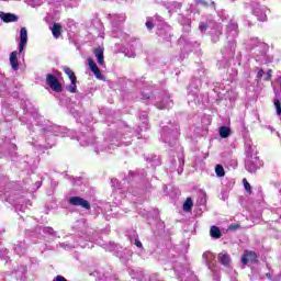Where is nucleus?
<instances>
[{
	"label": "nucleus",
	"mask_w": 281,
	"mask_h": 281,
	"mask_svg": "<svg viewBox=\"0 0 281 281\" xmlns=\"http://www.w3.org/2000/svg\"><path fill=\"white\" fill-rule=\"evenodd\" d=\"M25 120H29L27 128L30 131L29 144L36 150H47L56 144V137H71V130L54 125L52 121L38 114L36 108L30 100L21 101Z\"/></svg>",
	"instance_id": "1"
},
{
	"label": "nucleus",
	"mask_w": 281,
	"mask_h": 281,
	"mask_svg": "<svg viewBox=\"0 0 281 281\" xmlns=\"http://www.w3.org/2000/svg\"><path fill=\"white\" fill-rule=\"evenodd\" d=\"M77 239L72 241L59 243V247L69 251L71 249H76V247H81L82 249H91L93 247L92 243H98L100 247H103L105 251H110L112 254H116L117 258L126 265L131 257L133 256V251L128 248H123L122 246L115 243H102L100 240V234H109V229L98 232L91 227L83 220L77 222Z\"/></svg>",
	"instance_id": "2"
},
{
	"label": "nucleus",
	"mask_w": 281,
	"mask_h": 281,
	"mask_svg": "<svg viewBox=\"0 0 281 281\" xmlns=\"http://www.w3.org/2000/svg\"><path fill=\"white\" fill-rule=\"evenodd\" d=\"M111 184L114 191L120 194H125V199H130L133 203H137V196H142L146 188L150 187V180L146 177V171L144 169H138L136 171H130L128 178L123 179V182L113 178Z\"/></svg>",
	"instance_id": "3"
},
{
	"label": "nucleus",
	"mask_w": 281,
	"mask_h": 281,
	"mask_svg": "<svg viewBox=\"0 0 281 281\" xmlns=\"http://www.w3.org/2000/svg\"><path fill=\"white\" fill-rule=\"evenodd\" d=\"M78 142L80 143V146H91L94 153H111V150H115L117 146H131V140L121 142L117 143L115 138H112L111 140L105 139L103 140V144L100 145V142L95 139V136L93 134H81L78 136Z\"/></svg>",
	"instance_id": "4"
},
{
	"label": "nucleus",
	"mask_w": 281,
	"mask_h": 281,
	"mask_svg": "<svg viewBox=\"0 0 281 281\" xmlns=\"http://www.w3.org/2000/svg\"><path fill=\"white\" fill-rule=\"evenodd\" d=\"M143 100H148L149 104L156 106V109H172L175 102L170 99V93L166 90H159L157 88H145L142 91Z\"/></svg>",
	"instance_id": "5"
},
{
	"label": "nucleus",
	"mask_w": 281,
	"mask_h": 281,
	"mask_svg": "<svg viewBox=\"0 0 281 281\" xmlns=\"http://www.w3.org/2000/svg\"><path fill=\"white\" fill-rule=\"evenodd\" d=\"M7 188L10 189V183L5 188L3 184H0V201L14 205L15 212H25L27 207H32V201L19 195L16 191H5Z\"/></svg>",
	"instance_id": "6"
},
{
	"label": "nucleus",
	"mask_w": 281,
	"mask_h": 281,
	"mask_svg": "<svg viewBox=\"0 0 281 281\" xmlns=\"http://www.w3.org/2000/svg\"><path fill=\"white\" fill-rule=\"evenodd\" d=\"M247 49H249L257 63H267V52H269V45L267 43L260 42L258 37H252L247 44Z\"/></svg>",
	"instance_id": "7"
},
{
	"label": "nucleus",
	"mask_w": 281,
	"mask_h": 281,
	"mask_svg": "<svg viewBox=\"0 0 281 281\" xmlns=\"http://www.w3.org/2000/svg\"><path fill=\"white\" fill-rule=\"evenodd\" d=\"M206 74L205 69L199 70V77H193L188 87V100L189 102H199V88L205 82Z\"/></svg>",
	"instance_id": "8"
},
{
	"label": "nucleus",
	"mask_w": 281,
	"mask_h": 281,
	"mask_svg": "<svg viewBox=\"0 0 281 281\" xmlns=\"http://www.w3.org/2000/svg\"><path fill=\"white\" fill-rule=\"evenodd\" d=\"M199 30L202 34L204 32L210 31L211 34V41L212 43H218L221 34H223V26L221 24H216L214 20H212V16H209L206 20H202Z\"/></svg>",
	"instance_id": "9"
},
{
	"label": "nucleus",
	"mask_w": 281,
	"mask_h": 281,
	"mask_svg": "<svg viewBox=\"0 0 281 281\" xmlns=\"http://www.w3.org/2000/svg\"><path fill=\"white\" fill-rule=\"evenodd\" d=\"M177 137H179V125L172 123L162 125L160 139L164 144H167L170 148H175L177 146Z\"/></svg>",
	"instance_id": "10"
},
{
	"label": "nucleus",
	"mask_w": 281,
	"mask_h": 281,
	"mask_svg": "<svg viewBox=\"0 0 281 281\" xmlns=\"http://www.w3.org/2000/svg\"><path fill=\"white\" fill-rule=\"evenodd\" d=\"M106 19H109L112 25V33L114 38H122L124 36V23H126V13H110Z\"/></svg>",
	"instance_id": "11"
},
{
	"label": "nucleus",
	"mask_w": 281,
	"mask_h": 281,
	"mask_svg": "<svg viewBox=\"0 0 281 281\" xmlns=\"http://www.w3.org/2000/svg\"><path fill=\"white\" fill-rule=\"evenodd\" d=\"M173 271L179 281H199L196 274L192 270H190L189 265H183L179 261H175Z\"/></svg>",
	"instance_id": "12"
},
{
	"label": "nucleus",
	"mask_w": 281,
	"mask_h": 281,
	"mask_svg": "<svg viewBox=\"0 0 281 281\" xmlns=\"http://www.w3.org/2000/svg\"><path fill=\"white\" fill-rule=\"evenodd\" d=\"M246 154L248 155L245 161L246 170L251 173L260 170L262 168V161L257 155H251V145L249 143H246Z\"/></svg>",
	"instance_id": "13"
},
{
	"label": "nucleus",
	"mask_w": 281,
	"mask_h": 281,
	"mask_svg": "<svg viewBox=\"0 0 281 281\" xmlns=\"http://www.w3.org/2000/svg\"><path fill=\"white\" fill-rule=\"evenodd\" d=\"M202 258L210 271L213 272V281H221L218 265H216V256L211 251H206L202 255Z\"/></svg>",
	"instance_id": "14"
},
{
	"label": "nucleus",
	"mask_w": 281,
	"mask_h": 281,
	"mask_svg": "<svg viewBox=\"0 0 281 281\" xmlns=\"http://www.w3.org/2000/svg\"><path fill=\"white\" fill-rule=\"evenodd\" d=\"M260 1L262 0L251 1L252 14L257 18L258 21L265 23V21H267V7L261 5Z\"/></svg>",
	"instance_id": "15"
},
{
	"label": "nucleus",
	"mask_w": 281,
	"mask_h": 281,
	"mask_svg": "<svg viewBox=\"0 0 281 281\" xmlns=\"http://www.w3.org/2000/svg\"><path fill=\"white\" fill-rule=\"evenodd\" d=\"M156 34L162 43H170V40L172 38V27L162 22L158 25Z\"/></svg>",
	"instance_id": "16"
},
{
	"label": "nucleus",
	"mask_w": 281,
	"mask_h": 281,
	"mask_svg": "<svg viewBox=\"0 0 281 281\" xmlns=\"http://www.w3.org/2000/svg\"><path fill=\"white\" fill-rule=\"evenodd\" d=\"M186 165L184 156L182 151H179L177 156L171 160L169 172L183 173V166Z\"/></svg>",
	"instance_id": "17"
},
{
	"label": "nucleus",
	"mask_w": 281,
	"mask_h": 281,
	"mask_svg": "<svg viewBox=\"0 0 281 281\" xmlns=\"http://www.w3.org/2000/svg\"><path fill=\"white\" fill-rule=\"evenodd\" d=\"M178 45H180L181 48V54L183 56V58H186V54H188L189 52H192V49H194V47H199V42H194L192 43L190 41V38L186 35H182L179 40H178Z\"/></svg>",
	"instance_id": "18"
},
{
	"label": "nucleus",
	"mask_w": 281,
	"mask_h": 281,
	"mask_svg": "<svg viewBox=\"0 0 281 281\" xmlns=\"http://www.w3.org/2000/svg\"><path fill=\"white\" fill-rule=\"evenodd\" d=\"M31 236H35L37 238H43L44 236H52L53 238H56L57 233L54 231V228L46 226H37L35 227L34 232Z\"/></svg>",
	"instance_id": "19"
},
{
	"label": "nucleus",
	"mask_w": 281,
	"mask_h": 281,
	"mask_svg": "<svg viewBox=\"0 0 281 281\" xmlns=\"http://www.w3.org/2000/svg\"><path fill=\"white\" fill-rule=\"evenodd\" d=\"M46 85L49 86L55 93H60L63 91V85L58 78L52 74L46 75Z\"/></svg>",
	"instance_id": "20"
},
{
	"label": "nucleus",
	"mask_w": 281,
	"mask_h": 281,
	"mask_svg": "<svg viewBox=\"0 0 281 281\" xmlns=\"http://www.w3.org/2000/svg\"><path fill=\"white\" fill-rule=\"evenodd\" d=\"M222 54L225 58H234L236 54V40H228L227 45L222 49Z\"/></svg>",
	"instance_id": "21"
},
{
	"label": "nucleus",
	"mask_w": 281,
	"mask_h": 281,
	"mask_svg": "<svg viewBox=\"0 0 281 281\" xmlns=\"http://www.w3.org/2000/svg\"><path fill=\"white\" fill-rule=\"evenodd\" d=\"M130 241L132 245H135L138 249L137 255L140 258H146L144 254H146V250L144 249V245L142 244V240H139V236L137 233L133 232L132 235H130Z\"/></svg>",
	"instance_id": "22"
},
{
	"label": "nucleus",
	"mask_w": 281,
	"mask_h": 281,
	"mask_svg": "<svg viewBox=\"0 0 281 281\" xmlns=\"http://www.w3.org/2000/svg\"><path fill=\"white\" fill-rule=\"evenodd\" d=\"M69 205H75V207H83V210H91V204L89 201L80 196H71L68 200Z\"/></svg>",
	"instance_id": "23"
},
{
	"label": "nucleus",
	"mask_w": 281,
	"mask_h": 281,
	"mask_svg": "<svg viewBox=\"0 0 281 281\" xmlns=\"http://www.w3.org/2000/svg\"><path fill=\"white\" fill-rule=\"evenodd\" d=\"M139 121L142 122V126H138V128L135 131L137 138L142 139L140 133H143V131H148L149 125H148V113L146 112H142L139 114Z\"/></svg>",
	"instance_id": "24"
},
{
	"label": "nucleus",
	"mask_w": 281,
	"mask_h": 281,
	"mask_svg": "<svg viewBox=\"0 0 281 281\" xmlns=\"http://www.w3.org/2000/svg\"><path fill=\"white\" fill-rule=\"evenodd\" d=\"M226 36L227 40L231 38V41H236V37L238 36V24L234 21H231L226 27Z\"/></svg>",
	"instance_id": "25"
},
{
	"label": "nucleus",
	"mask_w": 281,
	"mask_h": 281,
	"mask_svg": "<svg viewBox=\"0 0 281 281\" xmlns=\"http://www.w3.org/2000/svg\"><path fill=\"white\" fill-rule=\"evenodd\" d=\"M25 45H27V29L21 27L20 30V44H19V54H23L25 49Z\"/></svg>",
	"instance_id": "26"
},
{
	"label": "nucleus",
	"mask_w": 281,
	"mask_h": 281,
	"mask_svg": "<svg viewBox=\"0 0 281 281\" xmlns=\"http://www.w3.org/2000/svg\"><path fill=\"white\" fill-rule=\"evenodd\" d=\"M88 66L90 71L98 78L99 80H102V72L100 71V68H98V64L91 58H88Z\"/></svg>",
	"instance_id": "27"
},
{
	"label": "nucleus",
	"mask_w": 281,
	"mask_h": 281,
	"mask_svg": "<svg viewBox=\"0 0 281 281\" xmlns=\"http://www.w3.org/2000/svg\"><path fill=\"white\" fill-rule=\"evenodd\" d=\"M8 94H10V80L2 79L0 81V98H5Z\"/></svg>",
	"instance_id": "28"
},
{
	"label": "nucleus",
	"mask_w": 281,
	"mask_h": 281,
	"mask_svg": "<svg viewBox=\"0 0 281 281\" xmlns=\"http://www.w3.org/2000/svg\"><path fill=\"white\" fill-rule=\"evenodd\" d=\"M0 19L3 21V23H14L19 21V16L14 13H5L3 11H0Z\"/></svg>",
	"instance_id": "29"
},
{
	"label": "nucleus",
	"mask_w": 281,
	"mask_h": 281,
	"mask_svg": "<svg viewBox=\"0 0 281 281\" xmlns=\"http://www.w3.org/2000/svg\"><path fill=\"white\" fill-rule=\"evenodd\" d=\"M258 260V256L254 251H246L241 257V263L248 265V262H256Z\"/></svg>",
	"instance_id": "30"
},
{
	"label": "nucleus",
	"mask_w": 281,
	"mask_h": 281,
	"mask_svg": "<svg viewBox=\"0 0 281 281\" xmlns=\"http://www.w3.org/2000/svg\"><path fill=\"white\" fill-rule=\"evenodd\" d=\"M98 65L104 66V48L98 47L93 50Z\"/></svg>",
	"instance_id": "31"
},
{
	"label": "nucleus",
	"mask_w": 281,
	"mask_h": 281,
	"mask_svg": "<svg viewBox=\"0 0 281 281\" xmlns=\"http://www.w3.org/2000/svg\"><path fill=\"white\" fill-rule=\"evenodd\" d=\"M14 251L18 256H25V252L27 251V245L25 241H19L14 245Z\"/></svg>",
	"instance_id": "32"
},
{
	"label": "nucleus",
	"mask_w": 281,
	"mask_h": 281,
	"mask_svg": "<svg viewBox=\"0 0 281 281\" xmlns=\"http://www.w3.org/2000/svg\"><path fill=\"white\" fill-rule=\"evenodd\" d=\"M19 53L16 50L12 52L10 55V65L13 71H19Z\"/></svg>",
	"instance_id": "33"
},
{
	"label": "nucleus",
	"mask_w": 281,
	"mask_h": 281,
	"mask_svg": "<svg viewBox=\"0 0 281 281\" xmlns=\"http://www.w3.org/2000/svg\"><path fill=\"white\" fill-rule=\"evenodd\" d=\"M90 276L97 278V281H111V278L106 277V274H104V270L102 269L94 270L90 273Z\"/></svg>",
	"instance_id": "34"
},
{
	"label": "nucleus",
	"mask_w": 281,
	"mask_h": 281,
	"mask_svg": "<svg viewBox=\"0 0 281 281\" xmlns=\"http://www.w3.org/2000/svg\"><path fill=\"white\" fill-rule=\"evenodd\" d=\"M218 261L224 267H229V265L232 263V258L229 257V254L223 251L218 254Z\"/></svg>",
	"instance_id": "35"
},
{
	"label": "nucleus",
	"mask_w": 281,
	"mask_h": 281,
	"mask_svg": "<svg viewBox=\"0 0 281 281\" xmlns=\"http://www.w3.org/2000/svg\"><path fill=\"white\" fill-rule=\"evenodd\" d=\"M130 276L133 278V280L146 281V276L142 270H131Z\"/></svg>",
	"instance_id": "36"
},
{
	"label": "nucleus",
	"mask_w": 281,
	"mask_h": 281,
	"mask_svg": "<svg viewBox=\"0 0 281 281\" xmlns=\"http://www.w3.org/2000/svg\"><path fill=\"white\" fill-rule=\"evenodd\" d=\"M25 271H26V268L24 266H21L20 269L15 270L12 273V276H14L16 280H23V277L25 276Z\"/></svg>",
	"instance_id": "37"
},
{
	"label": "nucleus",
	"mask_w": 281,
	"mask_h": 281,
	"mask_svg": "<svg viewBox=\"0 0 281 281\" xmlns=\"http://www.w3.org/2000/svg\"><path fill=\"white\" fill-rule=\"evenodd\" d=\"M210 235L212 238H221V236H223V233H221V228H218V226H212L210 229Z\"/></svg>",
	"instance_id": "38"
},
{
	"label": "nucleus",
	"mask_w": 281,
	"mask_h": 281,
	"mask_svg": "<svg viewBox=\"0 0 281 281\" xmlns=\"http://www.w3.org/2000/svg\"><path fill=\"white\" fill-rule=\"evenodd\" d=\"M61 30H63V26H60V24H58V23L53 24L52 34H53L54 38H60Z\"/></svg>",
	"instance_id": "39"
},
{
	"label": "nucleus",
	"mask_w": 281,
	"mask_h": 281,
	"mask_svg": "<svg viewBox=\"0 0 281 281\" xmlns=\"http://www.w3.org/2000/svg\"><path fill=\"white\" fill-rule=\"evenodd\" d=\"M146 161H148V164H151L154 168H156V166H161V160H159V157L155 155L146 158Z\"/></svg>",
	"instance_id": "40"
},
{
	"label": "nucleus",
	"mask_w": 281,
	"mask_h": 281,
	"mask_svg": "<svg viewBox=\"0 0 281 281\" xmlns=\"http://www.w3.org/2000/svg\"><path fill=\"white\" fill-rule=\"evenodd\" d=\"M63 71L66 74V76H68L69 80L70 81H74V80H78L76 78V74L74 72V70H71V68L67 67V66H63Z\"/></svg>",
	"instance_id": "41"
},
{
	"label": "nucleus",
	"mask_w": 281,
	"mask_h": 281,
	"mask_svg": "<svg viewBox=\"0 0 281 281\" xmlns=\"http://www.w3.org/2000/svg\"><path fill=\"white\" fill-rule=\"evenodd\" d=\"M232 135V130L227 126H222L220 127V136L223 138V139H227V137Z\"/></svg>",
	"instance_id": "42"
},
{
	"label": "nucleus",
	"mask_w": 281,
	"mask_h": 281,
	"mask_svg": "<svg viewBox=\"0 0 281 281\" xmlns=\"http://www.w3.org/2000/svg\"><path fill=\"white\" fill-rule=\"evenodd\" d=\"M10 251H8L5 248L0 249V260H4L5 265H10V257L8 256Z\"/></svg>",
	"instance_id": "43"
},
{
	"label": "nucleus",
	"mask_w": 281,
	"mask_h": 281,
	"mask_svg": "<svg viewBox=\"0 0 281 281\" xmlns=\"http://www.w3.org/2000/svg\"><path fill=\"white\" fill-rule=\"evenodd\" d=\"M217 67L218 69H227L229 67V59L223 56V59L217 61Z\"/></svg>",
	"instance_id": "44"
},
{
	"label": "nucleus",
	"mask_w": 281,
	"mask_h": 281,
	"mask_svg": "<svg viewBox=\"0 0 281 281\" xmlns=\"http://www.w3.org/2000/svg\"><path fill=\"white\" fill-rule=\"evenodd\" d=\"M194 203L192 202V198H188L183 203V211L191 212Z\"/></svg>",
	"instance_id": "45"
},
{
	"label": "nucleus",
	"mask_w": 281,
	"mask_h": 281,
	"mask_svg": "<svg viewBox=\"0 0 281 281\" xmlns=\"http://www.w3.org/2000/svg\"><path fill=\"white\" fill-rule=\"evenodd\" d=\"M215 173L216 177H225V168H223V165H216L215 166Z\"/></svg>",
	"instance_id": "46"
},
{
	"label": "nucleus",
	"mask_w": 281,
	"mask_h": 281,
	"mask_svg": "<svg viewBox=\"0 0 281 281\" xmlns=\"http://www.w3.org/2000/svg\"><path fill=\"white\" fill-rule=\"evenodd\" d=\"M2 113H3V115H5L7 117H12V115H13V117H14V115H16V112H14V110L9 109V108H5V106L2 108Z\"/></svg>",
	"instance_id": "47"
},
{
	"label": "nucleus",
	"mask_w": 281,
	"mask_h": 281,
	"mask_svg": "<svg viewBox=\"0 0 281 281\" xmlns=\"http://www.w3.org/2000/svg\"><path fill=\"white\" fill-rule=\"evenodd\" d=\"M76 82H78V79L70 81V85L67 86V91L70 93H76L78 87L76 86Z\"/></svg>",
	"instance_id": "48"
},
{
	"label": "nucleus",
	"mask_w": 281,
	"mask_h": 281,
	"mask_svg": "<svg viewBox=\"0 0 281 281\" xmlns=\"http://www.w3.org/2000/svg\"><path fill=\"white\" fill-rule=\"evenodd\" d=\"M41 186H43V181H36L34 183V186L32 187V189L27 188V186H25V190H27L29 192H35V190H38V188H41Z\"/></svg>",
	"instance_id": "49"
},
{
	"label": "nucleus",
	"mask_w": 281,
	"mask_h": 281,
	"mask_svg": "<svg viewBox=\"0 0 281 281\" xmlns=\"http://www.w3.org/2000/svg\"><path fill=\"white\" fill-rule=\"evenodd\" d=\"M172 10H181V2H171L169 4V12H172Z\"/></svg>",
	"instance_id": "50"
},
{
	"label": "nucleus",
	"mask_w": 281,
	"mask_h": 281,
	"mask_svg": "<svg viewBox=\"0 0 281 281\" xmlns=\"http://www.w3.org/2000/svg\"><path fill=\"white\" fill-rule=\"evenodd\" d=\"M274 106H276V110H277V115H281L280 100H278V99L274 100Z\"/></svg>",
	"instance_id": "51"
},
{
	"label": "nucleus",
	"mask_w": 281,
	"mask_h": 281,
	"mask_svg": "<svg viewBox=\"0 0 281 281\" xmlns=\"http://www.w3.org/2000/svg\"><path fill=\"white\" fill-rule=\"evenodd\" d=\"M147 30H153V27H155V24L153 23V18L147 19L146 23H145Z\"/></svg>",
	"instance_id": "52"
},
{
	"label": "nucleus",
	"mask_w": 281,
	"mask_h": 281,
	"mask_svg": "<svg viewBox=\"0 0 281 281\" xmlns=\"http://www.w3.org/2000/svg\"><path fill=\"white\" fill-rule=\"evenodd\" d=\"M243 183H244V188H245L246 192H249V194H251V184H249L247 182V179H244Z\"/></svg>",
	"instance_id": "53"
},
{
	"label": "nucleus",
	"mask_w": 281,
	"mask_h": 281,
	"mask_svg": "<svg viewBox=\"0 0 281 281\" xmlns=\"http://www.w3.org/2000/svg\"><path fill=\"white\" fill-rule=\"evenodd\" d=\"M72 186H82V177L74 178Z\"/></svg>",
	"instance_id": "54"
},
{
	"label": "nucleus",
	"mask_w": 281,
	"mask_h": 281,
	"mask_svg": "<svg viewBox=\"0 0 281 281\" xmlns=\"http://www.w3.org/2000/svg\"><path fill=\"white\" fill-rule=\"evenodd\" d=\"M236 229H240V225H238V224H231L228 226V232H236Z\"/></svg>",
	"instance_id": "55"
},
{
	"label": "nucleus",
	"mask_w": 281,
	"mask_h": 281,
	"mask_svg": "<svg viewBox=\"0 0 281 281\" xmlns=\"http://www.w3.org/2000/svg\"><path fill=\"white\" fill-rule=\"evenodd\" d=\"M149 281H162L161 278H159V274L153 273L149 277Z\"/></svg>",
	"instance_id": "56"
},
{
	"label": "nucleus",
	"mask_w": 281,
	"mask_h": 281,
	"mask_svg": "<svg viewBox=\"0 0 281 281\" xmlns=\"http://www.w3.org/2000/svg\"><path fill=\"white\" fill-rule=\"evenodd\" d=\"M202 124H206V126L210 125V124H212V120L210 119V116L204 117V119L202 120Z\"/></svg>",
	"instance_id": "57"
},
{
	"label": "nucleus",
	"mask_w": 281,
	"mask_h": 281,
	"mask_svg": "<svg viewBox=\"0 0 281 281\" xmlns=\"http://www.w3.org/2000/svg\"><path fill=\"white\" fill-rule=\"evenodd\" d=\"M262 76H265V70L262 68H259L258 72H257L258 80H260V78H262Z\"/></svg>",
	"instance_id": "58"
},
{
	"label": "nucleus",
	"mask_w": 281,
	"mask_h": 281,
	"mask_svg": "<svg viewBox=\"0 0 281 281\" xmlns=\"http://www.w3.org/2000/svg\"><path fill=\"white\" fill-rule=\"evenodd\" d=\"M70 113H71V115H74V117L80 116V112H78V110H71Z\"/></svg>",
	"instance_id": "59"
},
{
	"label": "nucleus",
	"mask_w": 281,
	"mask_h": 281,
	"mask_svg": "<svg viewBox=\"0 0 281 281\" xmlns=\"http://www.w3.org/2000/svg\"><path fill=\"white\" fill-rule=\"evenodd\" d=\"M54 281H67V279H65V277L63 276H57Z\"/></svg>",
	"instance_id": "60"
},
{
	"label": "nucleus",
	"mask_w": 281,
	"mask_h": 281,
	"mask_svg": "<svg viewBox=\"0 0 281 281\" xmlns=\"http://www.w3.org/2000/svg\"><path fill=\"white\" fill-rule=\"evenodd\" d=\"M0 281H8V279L5 278V273L0 272Z\"/></svg>",
	"instance_id": "61"
},
{
	"label": "nucleus",
	"mask_w": 281,
	"mask_h": 281,
	"mask_svg": "<svg viewBox=\"0 0 281 281\" xmlns=\"http://www.w3.org/2000/svg\"><path fill=\"white\" fill-rule=\"evenodd\" d=\"M266 80H271V70H268L267 76H266Z\"/></svg>",
	"instance_id": "62"
},
{
	"label": "nucleus",
	"mask_w": 281,
	"mask_h": 281,
	"mask_svg": "<svg viewBox=\"0 0 281 281\" xmlns=\"http://www.w3.org/2000/svg\"><path fill=\"white\" fill-rule=\"evenodd\" d=\"M10 148H11L12 153H14V150H16V145L11 144V145H10Z\"/></svg>",
	"instance_id": "63"
},
{
	"label": "nucleus",
	"mask_w": 281,
	"mask_h": 281,
	"mask_svg": "<svg viewBox=\"0 0 281 281\" xmlns=\"http://www.w3.org/2000/svg\"><path fill=\"white\" fill-rule=\"evenodd\" d=\"M142 216H147L148 215V213H146V211H139L138 212Z\"/></svg>",
	"instance_id": "64"
}]
</instances>
